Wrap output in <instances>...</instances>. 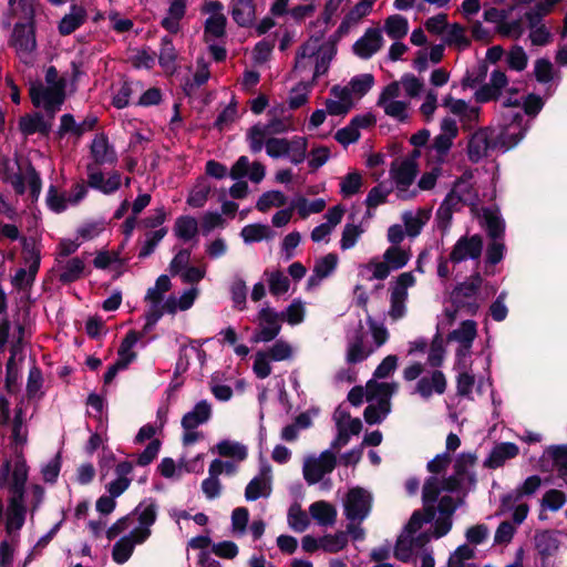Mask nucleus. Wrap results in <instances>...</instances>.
Returning a JSON list of instances; mask_svg holds the SVG:
<instances>
[{"label": "nucleus", "mask_w": 567, "mask_h": 567, "mask_svg": "<svg viewBox=\"0 0 567 567\" xmlns=\"http://www.w3.org/2000/svg\"><path fill=\"white\" fill-rule=\"evenodd\" d=\"M30 416L27 412V406L24 401H20L16 409H14V415L11 419L9 423H6L4 425H9L10 427V444L13 450V453H23V447L28 443V420Z\"/></svg>", "instance_id": "21"}, {"label": "nucleus", "mask_w": 567, "mask_h": 567, "mask_svg": "<svg viewBox=\"0 0 567 567\" xmlns=\"http://www.w3.org/2000/svg\"><path fill=\"white\" fill-rule=\"evenodd\" d=\"M256 7L252 0H236L231 4V17L240 27H248L255 20Z\"/></svg>", "instance_id": "49"}, {"label": "nucleus", "mask_w": 567, "mask_h": 567, "mask_svg": "<svg viewBox=\"0 0 567 567\" xmlns=\"http://www.w3.org/2000/svg\"><path fill=\"white\" fill-rule=\"evenodd\" d=\"M198 295V288L192 287L185 290L179 297H176L175 295L168 296L162 305L163 316L165 313L175 315L177 311H186L190 309Z\"/></svg>", "instance_id": "39"}, {"label": "nucleus", "mask_w": 567, "mask_h": 567, "mask_svg": "<svg viewBox=\"0 0 567 567\" xmlns=\"http://www.w3.org/2000/svg\"><path fill=\"white\" fill-rule=\"evenodd\" d=\"M177 51L169 37H163L158 52V63L165 72L173 74L176 71Z\"/></svg>", "instance_id": "52"}, {"label": "nucleus", "mask_w": 567, "mask_h": 567, "mask_svg": "<svg viewBox=\"0 0 567 567\" xmlns=\"http://www.w3.org/2000/svg\"><path fill=\"white\" fill-rule=\"evenodd\" d=\"M140 338L141 334L138 332L131 330L122 340V343L117 351V361L123 363L125 367H128V364L135 360L136 353L133 351V348L137 343Z\"/></svg>", "instance_id": "55"}, {"label": "nucleus", "mask_w": 567, "mask_h": 567, "mask_svg": "<svg viewBox=\"0 0 567 567\" xmlns=\"http://www.w3.org/2000/svg\"><path fill=\"white\" fill-rule=\"evenodd\" d=\"M311 517L320 526H333L337 520V509L326 501H318L309 506Z\"/></svg>", "instance_id": "47"}, {"label": "nucleus", "mask_w": 567, "mask_h": 567, "mask_svg": "<svg viewBox=\"0 0 567 567\" xmlns=\"http://www.w3.org/2000/svg\"><path fill=\"white\" fill-rule=\"evenodd\" d=\"M440 130V134L435 136L429 153V161L434 164L445 162L453 146V141L458 134L456 121L451 117H444L441 121Z\"/></svg>", "instance_id": "16"}, {"label": "nucleus", "mask_w": 567, "mask_h": 567, "mask_svg": "<svg viewBox=\"0 0 567 567\" xmlns=\"http://www.w3.org/2000/svg\"><path fill=\"white\" fill-rule=\"evenodd\" d=\"M86 20V10L82 6L73 4L59 23V32L69 35L79 29Z\"/></svg>", "instance_id": "46"}, {"label": "nucleus", "mask_w": 567, "mask_h": 567, "mask_svg": "<svg viewBox=\"0 0 567 567\" xmlns=\"http://www.w3.org/2000/svg\"><path fill=\"white\" fill-rule=\"evenodd\" d=\"M367 331L361 321L353 329L347 331L346 334V354L344 359L348 364H357L367 360L379 348L384 346L390 333L386 327L373 319L370 315L367 317Z\"/></svg>", "instance_id": "3"}, {"label": "nucleus", "mask_w": 567, "mask_h": 567, "mask_svg": "<svg viewBox=\"0 0 567 567\" xmlns=\"http://www.w3.org/2000/svg\"><path fill=\"white\" fill-rule=\"evenodd\" d=\"M271 494V481L266 475H258L254 477L245 488V498L248 502L257 501L258 498H267Z\"/></svg>", "instance_id": "50"}, {"label": "nucleus", "mask_w": 567, "mask_h": 567, "mask_svg": "<svg viewBox=\"0 0 567 567\" xmlns=\"http://www.w3.org/2000/svg\"><path fill=\"white\" fill-rule=\"evenodd\" d=\"M363 233L362 225L347 223L341 233L340 249L343 251L352 249L359 243Z\"/></svg>", "instance_id": "60"}, {"label": "nucleus", "mask_w": 567, "mask_h": 567, "mask_svg": "<svg viewBox=\"0 0 567 567\" xmlns=\"http://www.w3.org/2000/svg\"><path fill=\"white\" fill-rule=\"evenodd\" d=\"M11 45L14 48L19 59L30 63L37 48L34 30L30 24H16L11 35Z\"/></svg>", "instance_id": "22"}, {"label": "nucleus", "mask_w": 567, "mask_h": 567, "mask_svg": "<svg viewBox=\"0 0 567 567\" xmlns=\"http://www.w3.org/2000/svg\"><path fill=\"white\" fill-rule=\"evenodd\" d=\"M439 509L441 512V516L433 524L435 538L446 535L451 529L452 522L450 517L455 509L453 497L443 496L439 502Z\"/></svg>", "instance_id": "43"}, {"label": "nucleus", "mask_w": 567, "mask_h": 567, "mask_svg": "<svg viewBox=\"0 0 567 567\" xmlns=\"http://www.w3.org/2000/svg\"><path fill=\"white\" fill-rule=\"evenodd\" d=\"M187 0H169L166 16L162 19V27L169 33H177L181 30V21L185 17Z\"/></svg>", "instance_id": "42"}, {"label": "nucleus", "mask_w": 567, "mask_h": 567, "mask_svg": "<svg viewBox=\"0 0 567 567\" xmlns=\"http://www.w3.org/2000/svg\"><path fill=\"white\" fill-rule=\"evenodd\" d=\"M377 0H360L344 17L341 27L350 28L358 24L364 17L371 13Z\"/></svg>", "instance_id": "56"}, {"label": "nucleus", "mask_w": 567, "mask_h": 567, "mask_svg": "<svg viewBox=\"0 0 567 567\" xmlns=\"http://www.w3.org/2000/svg\"><path fill=\"white\" fill-rule=\"evenodd\" d=\"M226 16L208 17L204 27V39L207 43L223 38L226 33Z\"/></svg>", "instance_id": "58"}, {"label": "nucleus", "mask_w": 567, "mask_h": 567, "mask_svg": "<svg viewBox=\"0 0 567 567\" xmlns=\"http://www.w3.org/2000/svg\"><path fill=\"white\" fill-rule=\"evenodd\" d=\"M212 187L206 179H200L189 192L187 204L194 208L203 207L210 194Z\"/></svg>", "instance_id": "62"}, {"label": "nucleus", "mask_w": 567, "mask_h": 567, "mask_svg": "<svg viewBox=\"0 0 567 567\" xmlns=\"http://www.w3.org/2000/svg\"><path fill=\"white\" fill-rule=\"evenodd\" d=\"M473 464L472 455L462 454L455 464L456 475L446 480L431 476L423 486L424 511H416L411 516L404 530L396 540L394 556L404 563L421 559V567H434L435 560L432 551L426 548L427 543L434 536L433 520L435 518L434 503L441 491H454L458 484V476L463 474V466Z\"/></svg>", "instance_id": "1"}, {"label": "nucleus", "mask_w": 567, "mask_h": 567, "mask_svg": "<svg viewBox=\"0 0 567 567\" xmlns=\"http://www.w3.org/2000/svg\"><path fill=\"white\" fill-rule=\"evenodd\" d=\"M259 331L255 334V342L272 341L281 330V315L271 308H262L259 313Z\"/></svg>", "instance_id": "26"}, {"label": "nucleus", "mask_w": 567, "mask_h": 567, "mask_svg": "<svg viewBox=\"0 0 567 567\" xmlns=\"http://www.w3.org/2000/svg\"><path fill=\"white\" fill-rule=\"evenodd\" d=\"M292 128L289 117L271 116L267 123H257L247 132V141L252 153H259L264 148L265 140L276 134L288 132Z\"/></svg>", "instance_id": "14"}, {"label": "nucleus", "mask_w": 567, "mask_h": 567, "mask_svg": "<svg viewBox=\"0 0 567 567\" xmlns=\"http://www.w3.org/2000/svg\"><path fill=\"white\" fill-rule=\"evenodd\" d=\"M480 282L481 279L477 277L476 281L464 282L453 290L451 299L454 310L446 309L445 311L451 321L455 320L458 315L473 316L476 313L480 307L477 302Z\"/></svg>", "instance_id": "12"}, {"label": "nucleus", "mask_w": 567, "mask_h": 567, "mask_svg": "<svg viewBox=\"0 0 567 567\" xmlns=\"http://www.w3.org/2000/svg\"><path fill=\"white\" fill-rule=\"evenodd\" d=\"M417 173L419 164L404 163L401 159L392 163L390 176L399 199L411 200L417 197V189L412 187Z\"/></svg>", "instance_id": "13"}, {"label": "nucleus", "mask_w": 567, "mask_h": 567, "mask_svg": "<svg viewBox=\"0 0 567 567\" xmlns=\"http://www.w3.org/2000/svg\"><path fill=\"white\" fill-rule=\"evenodd\" d=\"M442 105L452 114L458 116L464 126H471L478 121L480 107L472 106L464 100L446 95L442 101Z\"/></svg>", "instance_id": "34"}, {"label": "nucleus", "mask_w": 567, "mask_h": 567, "mask_svg": "<svg viewBox=\"0 0 567 567\" xmlns=\"http://www.w3.org/2000/svg\"><path fill=\"white\" fill-rule=\"evenodd\" d=\"M524 18L529 29L528 38L533 45L545 47L553 42L551 31L542 22L544 16L527 10Z\"/></svg>", "instance_id": "33"}, {"label": "nucleus", "mask_w": 567, "mask_h": 567, "mask_svg": "<svg viewBox=\"0 0 567 567\" xmlns=\"http://www.w3.org/2000/svg\"><path fill=\"white\" fill-rule=\"evenodd\" d=\"M344 213L346 209L341 205H336L329 208L324 215L326 223H322L319 226L315 227L313 230L311 231L312 241L320 243L327 239L331 235L336 226L341 223Z\"/></svg>", "instance_id": "35"}, {"label": "nucleus", "mask_w": 567, "mask_h": 567, "mask_svg": "<svg viewBox=\"0 0 567 567\" xmlns=\"http://www.w3.org/2000/svg\"><path fill=\"white\" fill-rule=\"evenodd\" d=\"M406 236L410 238L417 237L423 227L431 218V212L424 208L416 210H406L401 216Z\"/></svg>", "instance_id": "40"}, {"label": "nucleus", "mask_w": 567, "mask_h": 567, "mask_svg": "<svg viewBox=\"0 0 567 567\" xmlns=\"http://www.w3.org/2000/svg\"><path fill=\"white\" fill-rule=\"evenodd\" d=\"M213 414L212 403L207 400H200L194 408L185 413L182 417L183 429H197L198 426L207 423Z\"/></svg>", "instance_id": "36"}, {"label": "nucleus", "mask_w": 567, "mask_h": 567, "mask_svg": "<svg viewBox=\"0 0 567 567\" xmlns=\"http://www.w3.org/2000/svg\"><path fill=\"white\" fill-rule=\"evenodd\" d=\"M336 51V44L326 39V30H318L298 49L293 72H311V80L315 82L328 71Z\"/></svg>", "instance_id": "4"}, {"label": "nucleus", "mask_w": 567, "mask_h": 567, "mask_svg": "<svg viewBox=\"0 0 567 567\" xmlns=\"http://www.w3.org/2000/svg\"><path fill=\"white\" fill-rule=\"evenodd\" d=\"M28 480V465L23 453H13L0 470V483H6L12 496H24Z\"/></svg>", "instance_id": "11"}, {"label": "nucleus", "mask_w": 567, "mask_h": 567, "mask_svg": "<svg viewBox=\"0 0 567 567\" xmlns=\"http://www.w3.org/2000/svg\"><path fill=\"white\" fill-rule=\"evenodd\" d=\"M483 250V240L481 236L461 237L452 248L450 260L453 264H460L467 259L480 258Z\"/></svg>", "instance_id": "27"}, {"label": "nucleus", "mask_w": 567, "mask_h": 567, "mask_svg": "<svg viewBox=\"0 0 567 567\" xmlns=\"http://www.w3.org/2000/svg\"><path fill=\"white\" fill-rule=\"evenodd\" d=\"M25 330L21 324L17 326V334H13L11 355L7 362V388L11 391L12 384L17 381L18 371L16 367V358L20 353L21 344L24 339Z\"/></svg>", "instance_id": "45"}, {"label": "nucleus", "mask_w": 567, "mask_h": 567, "mask_svg": "<svg viewBox=\"0 0 567 567\" xmlns=\"http://www.w3.org/2000/svg\"><path fill=\"white\" fill-rule=\"evenodd\" d=\"M475 556V550L468 545H461L450 556L447 567H475L474 564L468 563Z\"/></svg>", "instance_id": "64"}, {"label": "nucleus", "mask_w": 567, "mask_h": 567, "mask_svg": "<svg viewBox=\"0 0 567 567\" xmlns=\"http://www.w3.org/2000/svg\"><path fill=\"white\" fill-rule=\"evenodd\" d=\"M66 78L60 75L54 66L45 70L44 82H32L30 97L35 107H42L51 117L61 109L65 100Z\"/></svg>", "instance_id": "5"}, {"label": "nucleus", "mask_w": 567, "mask_h": 567, "mask_svg": "<svg viewBox=\"0 0 567 567\" xmlns=\"http://www.w3.org/2000/svg\"><path fill=\"white\" fill-rule=\"evenodd\" d=\"M212 452H216L220 456L231 458L236 462H243L248 455V449L245 444L231 440L218 442L212 449Z\"/></svg>", "instance_id": "48"}, {"label": "nucleus", "mask_w": 567, "mask_h": 567, "mask_svg": "<svg viewBox=\"0 0 567 567\" xmlns=\"http://www.w3.org/2000/svg\"><path fill=\"white\" fill-rule=\"evenodd\" d=\"M412 258L411 247L402 245L389 246L382 257H372L369 261L359 265V276L368 281L385 280L392 271L404 268Z\"/></svg>", "instance_id": "6"}, {"label": "nucleus", "mask_w": 567, "mask_h": 567, "mask_svg": "<svg viewBox=\"0 0 567 567\" xmlns=\"http://www.w3.org/2000/svg\"><path fill=\"white\" fill-rule=\"evenodd\" d=\"M265 276L272 296H282L290 287L289 278L280 270H266Z\"/></svg>", "instance_id": "59"}, {"label": "nucleus", "mask_w": 567, "mask_h": 567, "mask_svg": "<svg viewBox=\"0 0 567 567\" xmlns=\"http://www.w3.org/2000/svg\"><path fill=\"white\" fill-rule=\"evenodd\" d=\"M518 452L519 449L515 443L505 442L497 444L485 460V466L489 468L501 467L507 460L516 457Z\"/></svg>", "instance_id": "44"}, {"label": "nucleus", "mask_w": 567, "mask_h": 567, "mask_svg": "<svg viewBox=\"0 0 567 567\" xmlns=\"http://www.w3.org/2000/svg\"><path fill=\"white\" fill-rule=\"evenodd\" d=\"M86 171L89 186L105 195H111L121 187L122 177L118 172H112L109 176H105L100 169L92 165H87Z\"/></svg>", "instance_id": "31"}, {"label": "nucleus", "mask_w": 567, "mask_h": 567, "mask_svg": "<svg viewBox=\"0 0 567 567\" xmlns=\"http://www.w3.org/2000/svg\"><path fill=\"white\" fill-rule=\"evenodd\" d=\"M383 47L382 30L369 28L353 44V52L361 59H370Z\"/></svg>", "instance_id": "32"}, {"label": "nucleus", "mask_w": 567, "mask_h": 567, "mask_svg": "<svg viewBox=\"0 0 567 567\" xmlns=\"http://www.w3.org/2000/svg\"><path fill=\"white\" fill-rule=\"evenodd\" d=\"M333 417L337 429H341L351 435H358L362 430L361 420L358 417H351L348 412L341 409L336 410Z\"/></svg>", "instance_id": "61"}, {"label": "nucleus", "mask_w": 567, "mask_h": 567, "mask_svg": "<svg viewBox=\"0 0 567 567\" xmlns=\"http://www.w3.org/2000/svg\"><path fill=\"white\" fill-rule=\"evenodd\" d=\"M85 264L83 259L79 257L71 258L62 265L59 280L63 284L76 281L82 276Z\"/></svg>", "instance_id": "54"}, {"label": "nucleus", "mask_w": 567, "mask_h": 567, "mask_svg": "<svg viewBox=\"0 0 567 567\" xmlns=\"http://www.w3.org/2000/svg\"><path fill=\"white\" fill-rule=\"evenodd\" d=\"M172 282L168 276L162 275L156 279L153 287L147 289L145 295V301L148 303V308L145 311V326L144 331H151L157 321L163 317V302L164 295L171 289Z\"/></svg>", "instance_id": "15"}, {"label": "nucleus", "mask_w": 567, "mask_h": 567, "mask_svg": "<svg viewBox=\"0 0 567 567\" xmlns=\"http://www.w3.org/2000/svg\"><path fill=\"white\" fill-rule=\"evenodd\" d=\"M509 147L499 142V127L497 130H480L475 132L468 142L467 153L472 162L476 163L488 155V151L495 147Z\"/></svg>", "instance_id": "20"}, {"label": "nucleus", "mask_w": 567, "mask_h": 567, "mask_svg": "<svg viewBox=\"0 0 567 567\" xmlns=\"http://www.w3.org/2000/svg\"><path fill=\"white\" fill-rule=\"evenodd\" d=\"M505 93L508 96L502 104L499 142L507 147H514L524 137L527 126L523 123L524 115L520 112V99L517 97L518 89L508 87Z\"/></svg>", "instance_id": "7"}, {"label": "nucleus", "mask_w": 567, "mask_h": 567, "mask_svg": "<svg viewBox=\"0 0 567 567\" xmlns=\"http://www.w3.org/2000/svg\"><path fill=\"white\" fill-rule=\"evenodd\" d=\"M400 84L391 82L382 90L377 104L388 116L404 122L409 117L410 103L400 100Z\"/></svg>", "instance_id": "17"}, {"label": "nucleus", "mask_w": 567, "mask_h": 567, "mask_svg": "<svg viewBox=\"0 0 567 567\" xmlns=\"http://www.w3.org/2000/svg\"><path fill=\"white\" fill-rule=\"evenodd\" d=\"M158 506L152 498L143 499L130 514L117 519L106 530L109 540L124 534L112 548V558L125 564L133 555L137 545L144 544L152 535V526L157 518Z\"/></svg>", "instance_id": "2"}, {"label": "nucleus", "mask_w": 567, "mask_h": 567, "mask_svg": "<svg viewBox=\"0 0 567 567\" xmlns=\"http://www.w3.org/2000/svg\"><path fill=\"white\" fill-rule=\"evenodd\" d=\"M396 383H379L370 380L367 383L368 406L363 412L367 423H381L391 412V396L396 392Z\"/></svg>", "instance_id": "8"}, {"label": "nucleus", "mask_w": 567, "mask_h": 567, "mask_svg": "<svg viewBox=\"0 0 567 567\" xmlns=\"http://www.w3.org/2000/svg\"><path fill=\"white\" fill-rule=\"evenodd\" d=\"M52 118L47 120L41 113L27 114L19 121V128L24 135L40 133L49 134L52 127Z\"/></svg>", "instance_id": "41"}, {"label": "nucleus", "mask_w": 567, "mask_h": 567, "mask_svg": "<svg viewBox=\"0 0 567 567\" xmlns=\"http://www.w3.org/2000/svg\"><path fill=\"white\" fill-rule=\"evenodd\" d=\"M477 336V326L473 320H464L461 326L449 334V340L460 343L456 351L457 364L467 368V358L470 357L473 341Z\"/></svg>", "instance_id": "23"}, {"label": "nucleus", "mask_w": 567, "mask_h": 567, "mask_svg": "<svg viewBox=\"0 0 567 567\" xmlns=\"http://www.w3.org/2000/svg\"><path fill=\"white\" fill-rule=\"evenodd\" d=\"M307 138L293 136L292 138L267 137L264 147L271 158L287 157L292 164L302 163L307 154Z\"/></svg>", "instance_id": "10"}, {"label": "nucleus", "mask_w": 567, "mask_h": 567, "mask_svg": "<svg viewBox=\"0 0 567 567\" xmlns=\"http://www.w3.org/2000/svg\"><path fill=\"white\" fill-rule=\"evenodd\" d=\"M90 157L92 165L97 168L101 166H114L117 163V153L113 144L110 143L104 133L96 134L90 145Z\"/></svg>", "instance_id": "24"}, {"label": "nucleus", "mask_w": 567, "mask_h": 567, "mask_svg": "<svg viewBox=\"0 0 567 567\" xmlns=\"http://www.w3.org/2000/svg\"><path fill=\"white\" fill-rule=\"evenodd\" d=\"M534 544L543 564H545L547 558L554 556L559 549L560 542L558 539V532H537L534 536Z\"/></svg>", "instance_id": "38"}, {"label": "nucleus", "mask_w": 567, "mask_h": 567, "mask_svg": "<svg viewBox=\"0 0 567 567\" xmlns=\"http://www.w3.org/2000/svg\"><path fill=\"white\" fill-rule=\"evenodd\" d=\"M447 388V380L440 370H433L422 375L415 384L414 392L422 399L427 400L433 394L442 395Z\"/></svg>", "instance_id": "29"}, {"label": "nucleus", "mask_w": 567, "mask_h": 567, "mask_svg": "<svg viewBox=\"0 0 567 567\" xmlns=\"http://www.w3.org/2000/svg\"><path fill=\"white\" fill-rule=\"evenodd\" d=\"M174 233L179 239L184 241L192 240L198 233V224L196 218L192 216L178 217L174 225Z\"/></svg>", "instance_id": "57"}, {"label": "nucleus", "mask_w": 567, "mask_h": 567, "mask_svg": "<svg viewBox=\"0 0 567 567\" xmlns=\"http://www.w3.org/2000/svg\"><path fill=\"white\" fill-rule=\"evenodd\" d=\"M372 506L371 494L362 487H353L347 493L343 507L349 522L362 523L369 515Z\"/></svg>", "instance_id": "18"}, {"label": "nucleus", "mask_w": 567, "mask_h": 567, "mask_svg": "<svg viewBox=\"0 0 567 567\" xmlns=\"http://www.w3.org/2000/svg\"><path fill=\"white\" fill-rule=\"evenodd\" d=\"M415 284L416 278L412 271L401 272L390 281V307L388 315L391 320H400L406 315L409 289L414 287Z\"/></svg>", "instance_id": "9"}, {"label": "nucleus", "mask_w": 567, "mask_h": 567, "mask_svg": "<svg viewBox=\"0 0 567 567\" xmlns=\"http://www.w3.org/2000/svg\"><path fill=\"white\" fill-rule=\"evenodd\" d=\"M373 84V75L365 73L352 78L347 85H343V87H346L349 93H351V96L354 99V101H358L371 90Z\"/></svg>", "instance_id": "53"}, {"label": "nucleus", "mask_w": 567, "mask_h": 567, "mask_svg": "<svg viewBox=\"0 0 567 567\" xmlns=\"http://www.w3.org/2000/svg\"><path fill=\"white\" fill-rule=\"evenodd\" d=\"M27 507L24 496H10L6 509V532L12 537V542L23 527L25 522Z\"/></svg>", "instance_id": "28"}, {"label": "nucleus", "mask_w": 567, "mask_h": 567, "mask_svg": "<svg viewBox=\"0 0 567 567\" xmlns=\"http://www.w3.org/2000/svg\"><path fill=\"white\" fill-rule=\"evenodd\" d=\"M336 464V455L330 450L323 451L319 456H309L303 462V478L310 485L317 484L334 470Z\"/></svg>", "instance_id": "19"}, {"label": "nucleus", "mask_w": 567, "mask_h": 567, "mask_svg": "<svg viewBox=\"0 0 567 567\" xmlns=\"http://www.w3.org/2000/svg\"><path fill=\"white\" fill-rule=\"evenodd\" d=\"M508 78L502 70H494L487 83L482 85L474 94L476 102L486 103L498 100L508 89Z\"/></svg>", "instance_id": "25"}, {"label": "nucleus", "mask_w": 567, "mask_h": 567, "mask_svg": "<svg viewBox=\"0 0 567 567\" xmlns=\"http://www.w3.org/2000/svg\"><path fill=\"white\" fill-rule=\"evenodd\" d=\"M381 30L392 40H402L409 32V21L401 14H391L384 20Z\"/></svg>", "instance_id": "51"}, {"label": "nucleus", "mask_w": 567, "mask_h": 567, "mask_svg": "<svg viewBox=\"0 0 567 567\" xmlns=\"http://www.w3.org/2000/svg\"><path fill=\"white\" fill-rule=\"evenodd\" d=\"M287 203V196L280 190H269L264 193L257 200L256 208L266 213L272 207H282Z\"/></svg>", "instance_id": "63"}, {"label": "nucleus", "mask_w": 567, "mask_h": 567, "mask_svg": "<svg viewBox=\"0 0 567 567\" xmlns=\"http://www.w3.org/2000/svg\"><path fill=\"white\" fill-rule=\"evenodd\" d=\"M355 101L351 93L342 85H333L329 97L326 100V109L329 115L343 116L354 106Z\"/></svg>", "instance_id": "30"}, {"label": "nucleus", "mask_w": 567, "mask_h": 567, "mask_svg": "<svg viewBox=\"0 0 567 567\" xmlns=\"http://www.w3.org/2000/svg\"><path fill=\"white\" fill-rule=\"evenodd\" d=\"M339 262L336 254L329 252L315 262L312 275L308 278V288L317 287L324 278L333 274Z\"/></svg>", "instance_id": "37"}]
</instances>
